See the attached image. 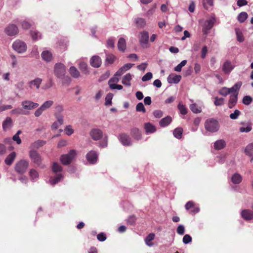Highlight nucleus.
<instances>
[{
    "mask_svg": "<svg viewBox=\"0 0 253 253\" xmlns=\"http://www.w3.org/2000/svg\"><path fill=\"white\" fill-rule=\"evenodd\" d=\"M156 7H157L156 4H154L153 5L152 7L150 9H149L148 10V11L146 12V16L147 17H149L151 15H152L154 14V13L155 12Z\"/></svg>",
    "mask_w": 253,
    "mask_h": 253,
    "instance_id": "nucleus-55",
    "label": "nucleus"
},
{
    "mask_svg": "<svg viewBox=\"0 0 253 253\" xmlns=\"http://www.w3.org/2000/svg\"><path fill=\"white\" fill-rule=\"evenodd\" d=\"M52 169L54 172H57L58 171H61L62 169L59 164L54 162L52 165Z\"/></svg>",
    "mask_w": 253,
    "mask_h": 253,
    "instance_id": "nucleus-49",
    "label": "nucleus"
},
{
    "mask_svg": "<svg viewBox=\"0 0 253 253\" xmlns=\"http://www.w3.org/2000/svg\"><path fill=\"white\" fill-rule=\"evenodd\" d=\"M187 63V60H184L182 61L179 64H178L175 68L174 70L176 72H180L182 68Z\"/></svg>",
    "mask_w": 253,
    "mask_h": 253,
    "instance_id": "nucleus-51",
    "label": "nucleus"
},
{
    "mask_svg": "<svg viewBox=\"0 0 253 253\" xmlns=\"http://www.w3.org/2000/svg\"><path fill=\"white\" fill-rule=\"evenodd\" d=\"M2 128L5 131L9 130L13 126V121L10 117H6L2 123Z\"/></svg>",
    "mask_w": 253,
    "mask_h": 253,
    "instance_id": "nucleus-16",
    "label": "nucleus"
},
{
    "mask_svg": "<svg viewBox=\"0 0 253 253\" xmlns=\"http://www.w3.org/2000/svg\"><path fill=\"white\" fill-rule=\"evenodd\" d=\"M66 69L65 65L61 63H56L54 67V74L59 79H62L65 77Z\"/></svg>",
    "mask_w": 253,
    "mask_h": 253,
    "instance_id": "nucleus-2",
    "label": "nucleus"
},
{
    "mask_svg": "<svg viewBox=\"0 0 253 253\" xmlns=\"http://www.w3.org/2000/svg\"><path fill=\"white\" fill-rule=\"evenodd\" d=\"M116 59V57L111 54H108L106 55V58L105 60V64H111L114 63Z\"/></svg>",
    "mask_w": 253,
    "mask_h": 253,
    "instance_id": "nucleus-41",
    "label": "nucleus"
},
{
    "mask_svg": "<svg viewBox=\"0 0 253 253\" xmlns=\"http://www.w3.org/2000/svg\"><path fill=\"white\" fill-rule=\"evenodd\" d=\"M29 175L32 180H37L39 178V173L35 169H31L29 171Z\"/></svg>",
    "mask_w": 253,
    "mask_h": 253,
    "instance_id": "nucleus-43",
    "label": "nucleus"
},
{
    "mask_svg": "<svg viewBox=\"0 0 253 253\" xmlns=\"http://www.w3.org/2000/svg\"><path fill=\"white\" fill-rule=\"evenodd\" d=\"M190 108L191 110L194 113H199L201 112L202 109L199 107L197 104L193 103L190 105Z\"/></svg>",
    "mask_w": 253,
    "mask_h": 253,
    "instance_id": "nucleus-42",
    "label": "nucleus"
},
{
    "mask_svg": "<svg viewBox=\"0 0 253 253\" xmlns=\"http://www.w3.org/2000/svg\"><path fill=\"white\" fill-rule=\"evenodd\" d=\"M233 68L234 66L229 60H226L222 66V70L225 74H229Z\"/></svg>",
    "mask_w": 253,
    "mask_h": 253,
    "instance_id": "nucleus-18",
    "label": "nucleus"
},
{
    "mask_svg": "<svg viewBox=\"0 0 253 253\" xmlns=\"http://www.w3.org/2000/svg\"><path fill=\"white\" fill-rule=\"evenodd\" d=\"M241 216L246 220L253 219V211L249 210H244L241 212Z\"/></svg>",
    "mask_w": 253,
    "mask_h": 253,
    "instance_id": "nucleus-20",
    "label": "nucleus"
},
{
    "mask_svg": "<svg viewBox=\"0 0 253 253\" xmlns=\"http://www.w3.org/2000/svg\"><path fill=\"white\" fill-rule=\"evenodd\" d=\"M86 158L90 164H94L98 160V154L96 151L91 150L87 153Z\"/></svg>",
    "mask_w": 253,
    "mask_h": 253,
    "instance_id": "nucleus-13",
    "label": "nucleus"
},
{
    "mask_svg": "<svg viewBox=\"0 0 253 253\" xmlns=\"http://www.w3.org/2000/svg\"><path fill=\"white\" fill-rule=\"evenodd\" d=\"M118 138L122 144L124 146H130L132 144L131 139L127 134H120Z\"/></svg>",
    "mask_w": 253,
    "mask_h": 253,
    "instance_id": "nucleus-11",
    "label": "nucleus"
},
{
    "mask_svg": "<svg viewBox=\"0 0 253 253\" xmlns=\"http://www.w3.org/2000/svg\"><path fill=\"white\" fill-rule=\"evenodd\" d=\"M219 93L220 95L226 96L230 93V91L228 88L224 87L219 90Z\"/></svg>",
    "mask_w": 253,
    "mask_h": 253,
    "instance_id": "nucleus-57",
    "label": "nucleus"
},
{
    "mask_svg": "<svg viewBox=\"0 0 253 253\" xmlns=\"http://www.w3.org/2000/svg\"><path fill=\"white\" fill-rule=\"evenodd\" d=\"M133 64L127 63L124 65L120 68L118 71L115 73L116 76H121L125 73V72L130 69L133 66Z\"/></svg>",
    "mask_w": 253,
    "mask_h": 253,
    "instance_id": "nucleus-17",
    "label": "nucleus"
},
{
    "mask_svg": "<svg viewBox=\"0 0 253 253\" xmlns=\"http://www.w3.org/2000/svg\"><path fill=\"white\" fill-rule=\"evenodd\" d=\"M178 109L179 110L180 113L182 115H185L187 113V109L185 106L182 104L181 102H179L178 105Z\"/></svg>",
    "mask_w": 253,
    "mask_h": 253,
    "instance_id": "nucleus-45",
    "label": "nucleus"
},
{
    "mask_svg": "<svg viewBox=\"0 0 253 253\" xmlns=\"http://www.w3.org/2000/svg\"><path fill=\"white\" fill-rule=\"evenodd\" d=\"M29 166V162L25 160H21L17 162L15 165V170L19 174L24 173Z\"/></svg>",
    "mask_w": 253,
    "mask_h": 253,
    "instance_id": "nucleus-3",
    "label": "nucleus"
},
{
    "mask_svg": "<svg viewBox=\"0 0 253 253\" xmlns=\"http://www.w3.org/2000/svg\"><path fill=\"white\" fill-rule=\"evenodd\" d=\"M134 21L137 27L143 28L146 25V21L142 18H136L134 19Z\"/></svg>",
    "mask_w": 253,
    "mask_h": 253,
    "instance_id": "nucleus-37",
    "label": "nucleus"
},
{
    "mask_svg": "<svg viewBox=\"0 0 253 253\" xmlns=\"http://www.w3.org/2000/svg\"><path fill=\"white\" fill-rule=\"evenodd\" d=\"M214 104L216 106H221L224 104V99L223 98L215 97Z\"/></svg>",
    "mask_w": 253,
    "mask_h": 253,
    "instance_id": "nucleus-54",
    "label": "nucleus"
},
{
    "mask_svg": "<svg viewBox=\"0 0 253 253\" xmlns=\"http://www.w3.org/2000/svg\"><path fill=\"white\" fill-rule=\"evenodd\" d=\"M191 241H192V238L189 235L186 234L184 236V237L183 238V242L185 244H187L190 243Z\"/></svg>",
    "mask_w": 253,
    "mask_h": 253,
    "instance_id": "nucleus-60",
    "label": "nucleus"
},
{
    "mask_svg": "<svg viewBox=\"0 0 253 253\" xmlns=\"http://www.w3.org/2000/svg\"><path fill=\"white\" fill-rule=\"evenodd\" d=\"M12 47L14 50L19 53L25 52L27 50V45L23 41L16 40L12 44Z\"/></svg>",
    "mask_w": 253,
    "mask_h": 253,
    "instance_id": "nucleus-6",
    "label": "nucleus"
},
{
    "mask_svg": "<svg viewBox=\"0 0 253 253\" xmlns=\"http://www.w3.org/2000/svg\"><path fill=\"white\" fill-rule=\"evenodd\" d=\"M153 115L157 118H161L163 115V112L159 110H155L153 112Z\"/></svg>",
    "mask_w": 253,
    "mask_h": 253,
    "instance_id": "nucleus-64",
    "label": "nucleus"
},
{
    "mask_svg": "<svg viewBox=\"0 0 253 253\" xmlns=\"http://www.w3.org/2000/svg\"><path fill=\"white\" fill-rule=\"evenodd\" d=\"M90 64L94 68H99L102 64L101 58L98 55H93L90 59Z\"/></svg>",
    "mask_w": 253,
    "mask_h": 253,
    "instance_id": "nucleus-15",
    "label": "nucleus"
},
{
    "mask_svg": "<svg viewBox=\"0 0 253 253\" xmlns=\"http://www.w3.org/2000/svg\"><path fill=\"white\" fill-rule=\"evenodd\" d=\"M42 57L43 60L46 62H49L52 59V54L48 51H44L42 53Z\"/></svg>",
    "mask_w": 253,
    "mask_h": 253,
    "instance_id": "nucleus-33",
    "label": "nucleus"
},
{
    "mask_svg": "<svg viewBox=\"0 0 253 253\" xmlns=\"http://www.w3.org/2000/svg\"><path fill=\"white\" fill-rule=\"evenodd\" d=\"M89 135L94 141L101 139L103 136V131L99 128H93L91 129Z\"/></svg>",
    "mask_w": 253,
    "mask_h": 253,
    "instance_id": "nucleus-9",
    "label": "nucleus"
},
{
    "mask_svg": "<svg viewBox=\"0 0 253 253\" xmlns=\"http://www.w3.org/2000/svg\"><path fill=\"white\" fill-rule=\"evenodd\" d=\"M172 121V118L170 116H168L162 119L159 122V124L162 127H166L170 124Z\"/></svg>",
    "mask_w": 253,
    "mask_h": 253,
    "instance_id": "nucleus-24",
    "label": "nucleus"
},
{
    "mask_svg": "<svg viewBox=\"0 0 253 253\" xmlns=\"http://www.w3.org/2000/svg\"><path fill=\"white\" fill-rule=\"evenodd\" d=\"M242 84V83L241 82H238L236 83L231 88H228L229 90L230 91V93L231 92L234 93H238V91L239 90L241 85Z\"/></svg>",
    "mask_w": 253,
    "mask_h": 253,
    "instance_id": "nucleus-31",
    "label": "nucleus"
},
{
    "mask_svg": "<svg viewBox=\"0 0 253 253\" xmlns=\"http://www.w3.org/2000/svg\"><path fill=\"white\" fill-rule=\"evenodd\" d=\"M153 75L151 72L147 73L144 76H143L142 78V81L143 82H146L152 78Z\"/></svg>",
    "mask_w": 253,
    "mask_h": 253,
    "instance_id": "nucleus-59",
    "label": "nucleus"
},
{
    "mask_svg": "<svg viewBox=\"0 0 253 253\" xmlns=\"http://www.w3.org/2000/svg\"><path fill=\"white\" fill-rule=\"evenodd\" d=\"M245 153L249 156L253 155V142L249 144L245 149Z\"/></svg>",
    "mask_w": 253,
    "mask_h": 253,
    "instance_id": "nucleus-38",
    "label": "nucleus"
},
{
    "mask_svg": "<svg viewBox=\"0 0 253 253\" xmlns=\"http://www.w3.org/2000/svg\"><path fill=\"white\" fill-rule=\"evenodd\" d=\"M16 157V153L15 152L11 153L6 157L4 160V163L7 166L11 165L13 163Z\"/></svg>",
    "mask_w": 253,
    "mask_h": 253,
    "instance_id": "nucleus-23",
    "label": "nucleus"
},
{
    "mask_svg": "<svg viewBox=\"0 0 253 253\" xmlns=\"http://www.w3.org/2000/svg\"><path fill=\"white\" fill-rule=\"evenodd\" d=\"M216 21L214 14L209 19L205 21L202 25L204 34H207L208 32L211 30Z\"/></svg>",
    "mask_w": 253,
    "mask_h": 253,
    "instance_id": "nucleus-7",
    "label": "nucleus"
},
{
    "mask_svg": "<svg viewBox=\"0 0 253 253\" xmlns=\"http://www.w3.org/2000/svg\"><path fill=\"white\" fill-rule=\"evenodd\" d=\"M206 130L210 132H217L219 128V124L217 120L213 118L207 119L205 122Z\"/></svg>",
    "mask_w": 253,
    "mask_h": 253,
    "instance_id": "nucleus-1",
    "label": "nucleus"
},
{
    "mask_svg": "<svg viewBox=\"0 0 253 253\" xmlns=\"http://www.w3.org/2000/svg\"><path fill=\"white\" fill-rule=\"evenodd\" d=\"M64 131L66 134L68 136L71 135L74 132V130L72 128V126L71 125L67 126L64 129Z\"/></svg>",
    "mask_w": 253,
    "mask_h": 253,
    "instance_id": "nucleus-53",
    "label": "nucleus"
},
{
    "mask_svg": "<svg viewBox=\"0 0 253 253\" xmlns=\"http://www.w3.org/2000/svg\"><path fill=\"white\" fill-rule=\"evenodd\" d=\"M207 4L210 6H212L213 5V0H205V1L203 2L204 7L206 9H208V7Z\"/></svg>",
    "mask_w": 253,
    "mask_h": 253,
    "instance_id": "nucleus-62",
    "label": "nucleus"
},
{
    "mask_svg": "<svg viewBox=\"0 0 253 253\" xmlns=\"http://www.w3.org/2000/svg\"><path fill=\"white\" fill-rule=\"evenodd\" d=\"M63 178V176L61 174L59 173L56 175L55 177H51L49 180L50 184L54 185L58 183L61 179Z\"/></svg>",
    "mask_w": 253,
    "mask_h": 253,
    "instance_id": "nucleus-34",
    "label": "nucleus"
},
{
    "mask_svg": "<svg viewBox=\"0 0 253 253\" xmlns=\"http://www.w3.org/2000/svg\"><path fill=\"white\" fill-rule=\"evenodd\" d=\"M226 142L223 139H219L214 143L213 147L215 150H219L226 146Z\"/></svg>",
    "mask_w": 253,
    "mask_h": 253,
    "instance_id": "nucleus-22",
    "label": "nucleus"
},
{
    "mask_svg": "<svg viewBox=\"0 0 253 253\" xmlns=\"http://www.w3.org/2000/svg\"><path fill=\"white\" fill-rule=\"evenodd\" d=\"M5 33L9 36H13L18 34V27L14 24H9L5 29Z\"/></svg>",
    "mask_w": 253,
    "mask_h": 253,
    "instance_id": "nucleus-14",
    "label": "nucleus"
},
{
    "mask_svg": "<svg viewBox=\"0 0 253 253\" xmlns=\"http://www.w3.org/2000/svg\"><path fill=\"white\" fill-rule=\"evenodd\" d=\"M12 114L19 115H28L29 113V111H24L23 108L20 107L16 108L11 111Z\"/></svg>",
    "mask_w": 253,
    "mask_h": 253,
    "instance_id": "nucleus-30",
    "label": "nucleus"
},
{
    "mask_svg": "<svg viewBox=\"0 0 253 253\" xmlns=\"http://www.w3.org/2000/svg\"><path fill=\"white\" fill-rule=\"evenodd\" d=\"M113 95L112 93H108L105 98V105H111L112 104V99L113 98Z\"/></svg>",
    "mask_w": 253,
    "mask_h": 253,
    "instance_id": "nucleus-48",
    "label": "nucleus"
},
{
    "mask_svg": "<svg viewBox=\"0 0 253 253\" xmlns=\"http://www.w3.org/2000/svg\"><path fill=\"white\" fill-rule=\"evenodd\" d=\"M231 181L235 184H239L242 180V176L238 173H234L231 177Z\"/></svg>",
    "mask_w": 253,
    "mask_h": 253,
    "instance_id": "nucleus-28",
    "label": "nucleus"
},
{
    "mask_svg": "<svg viewBox=\"0 0 253 253\" xmlns=\"http://www.w3.org/2000/svg\"><path fill=\"white\" fill-rule=\"evenodd\" d=\"M183 129L181 127H177L174 129L173 134L177 139H180L182 137Z\"/></svg>",
    "mask_w": 253,
    "mask_h": 253,
    "instance_id": "nucleus-36",
    "label": "nucleus"
},
{
    "mask_svg": "<svg viewBox=\"0 0 253 253\" xmlns=\"http://www.w3.org/2000/svg\"><path fill=\"white\" fill-rule=\"evenodd\" d=\"M154 238L155 234L154 233L149 234L145 239V244L149 247L152 246L153 244L151 242V241L154 240Z\"/></svg>",
    "mask_w": 253,
    "mask_h": 253,
    "instance_id": "nucleus-35",
    "label": "nucleus"
},
{
    "mask_svg": "<svg viewBox=\"0 0 253 253\" xmlns=\"http://www.w3.org/2000/svg\"><path fill=\"white\" fill-rule=\"evenodd\" d=\"M45 143V141L39 140L33 143L32 146L34 148L38 149L44 145Z\"/></svg>",
    "mask_w": 253,
    "mask_h": 253,
    "instance_id": "nucleus-44",
    "label": "nucleus"
},
{
    "mask_svg": "<svg viewBox=\"0 0 253 253\" xmlns=\"http://www.w3.org/2000/svg\"><path fill=\"white\" fill-rule=\"evenodd\" d=\"M21 105L24 111L33 110L39 106V104L30 100H25L21 102Z\"/></svg>",
    "mask_w": 253,
    "mask_h": 253,
    "instance_id": "nucleus-10",
    "label": "nucleus"
},
{
    "mask_svg": "<svg viewBox=\"0 0 253 253\" xmlns=\"http://www.w3.org/2000/svg\"><path fill=\"white\" fill-rule=\"evenodd\" d=\"M248 14L246 12H242L237 16V19L240 23L244 22L248 18Z\"/></svg>",
    "mask_w": 253,
    "mask_h": 253,
    "instance_id": "nucleus-39",
    "label": "nucleus"
},
{
    "mask_svg": "<svg viewBox=\"0 0 253 253\" xmlns=\"http://www.w3.org/2000/svg\"><path fill=\"white\" fill-rule=\"evenodd\" d=\"M181 79V77L180 75H170L168 77L167 80L169 84H177L180 82Z\"/></svg>",
    "mask_w": 253,
    "mask_h": 253,
    "instance_id": "nucleus-21",
    "label": "nucleus"
},
{
    "mask_svg": "<svg viewBox=\"0 0 253 253\" xmlns=\"http://www.w3.org/2000/svg\"><path fill=\"white\" fill-rule=\"evenodd\" d=\"M136 111L137 112H141L143 113H145L146 111V109L142 102H139L136 105Z\"/></svg>",
    "mask_w": 253,
    "mask_h": 253,
    "instance_id": "nucleus-50",
    "label": "nucleus"
},
{
    "mask_svg": "<svg viewBox=\"0 0 253 253\" xmlns=\"http://www.w3.org/2000/svg\"><path fill=\"white\" fill-rule=\"evenodd\" d=\"M177 233L179 235H183L185 232V228L183 225H179L177 228Z\"/></svg>",
    "mask_w": 253,
    "mask_h": 253,
    "instance_id": "nucleus-63",
    "label": "nucleus"
},
{
    "mask_svg": "<svg viewBox=\"0 0 253 253\" xmlns=\"http://www.w3.org/2000/svg\"><path fill=\"white\" fill-rule=\"evenodd\" d=\"M108 145V136L107 135H104L103 139L99 142V146L101 148H104L107 147Z\"/></svg>",
    "mask_w": 253,
    "mask_h": 253,
    "instance_id": "nucleus-46",
    "label": "nucleus"
},
{
    "mask_svg": "<svg viewBox=\"0 0 253 253\" xmlns=\"http://www.w3.org/2000/svg\"><path fill=\"white\" fill-rule=\"evenodd\" d=\"M130 133L134 139L139 140L141 138V133L137 128H133L131 129Z\"/></svg>",
    "mask_w": 253,
    "mask_h": 253,
    "instance_id": "nucleus-25",
    "label": "nucleus"
},
{
    "mask_svg": "<svg viewBox=\"0 0 253 253\" xmlns=\"http://www.w3.org/2000/svg\"><path fill=\"white\" fill-rule=\"evenodd\" d=\"M76 156V151L74 150H71L68 154L62 155L61 156L60 161L63 165H67L71 163Z\"/></svg>",
    "mask_w": 253,
    "mask_h": 253,
    "instance_id": "nucleus-5",
    "label": "nucleus"
},
{
    "mask_svg": "<svg viewBox=\"0 0 253 253\" xmlns=\"http://www.w3.org/2000/svg\"><path fill=\"white\" fill-rule=\"evenodd\" d=\"M252 101V98L250 96H245L243 99V103L246 105L250 104Z\"/></svg>",
    "mask_w": 253,
    "mask_h": 253,
    "instance_id": "nucleus-56",
    "label": "nucleus"
},
{
    "mask_svg": "<svg viewBox=\"0 0 253 253\" xmlns=\"http://www.w3.org/2000/svg\"><path fill=\"white\" fill-rule=\"evenodd\" d=\"M29 156L31 161L36 165L41 167L42 168H44V166L42 165V159L40 154L35 150H31L29 152Z\"/></svg>",
    "mask_w": 253,
    "mask_h": 253,
    "instance_id": "nucleus-4",
    "label": "nucleus"
},
{
    "mask_svg": "<svg viewBox=\"0 0 253 253\" xmlns=\"http://www.w3.org/2000/svg\"><path fill=\"white\" fill-rule=\"evenodd\" d=\"M54 116L56 119V122H58L60 125H62L64 123V116L62 114H54Z\"/></svg>",
    "mask_w": 253,
    "mask_h": 253,
    "instance_id": "nucleus-47",
    "label": "nucleus"
},
{
    "mask_svg": "<svg viewBox=\"0 0 253 253\" xmlns=\"http://www.w3.org/2000/svg\"><path fill=\"white\" fill-rule=\"evenodd\" d=\"M79 69L85 75H87L89 73L88 68V66L87 64L85 62H82L80 63Z\"/></svg>",
    "mask_w": 253,
    "mask_h": 253,
    "instance_id": "nucleus-32",
    "label": "nucleus"
},
{
    "mask_svg": "<svg viewBox=\"0 0 253 253\" xmlns=\"http://www.w3.org/2000/svg\"><path fill=\"white\" fill-rule=\"evenodd\" d=\"M117 45L120 51L124 52L126 48V42L125 39L123 38H120L118 41Z\"/></svg>",
    "mask_w": 253,
    "mask_h": 253,
    "instance_id": "nucleus-27",
    "label": "nucleus"
},
{
    "mask_svg": "<svg viewBox=\"0 0 253 253\" xmlns=\"http://www.w3.org/2000/svg\"><path fill=\"white\" fill-rule=\"evenodd\" d=\"M53 104V101L52 100H48L44 102L42 106L45 110L49 108Z\"/></svg>",
    "mask_w": 253,
    "mask_h": 253,
    "instance_id": "nucleus-58",
    "label": "nucleus"
},
{
    "mask_svg": "<svg viewBox=\"0 0 253 253\" xmlns=\"http://www.w3.org/2000/svg\"><path fill=\"white\" fill-rule=\"evenodd\" d=\"M69 72L71 76L75 78L79 77L80 74L78 70L74 66L70 68Z\"/></svg>",
    "mask_w": 253,
    "mask_h": 253,
    "instance_id": "nucleus-40",
    "label": "nucleus"
},
{
    "mask_svg": "<svg viewBox=\"0 0 253 253\" xmlns=\"http://www.w3.org/2000/svg\"><path fill=\"white\" fill-rule=\"evenodd\" d=\"M42 80L40 78H36L30 81L28 84L29 87L32 89H39L42 83Z\"/></svg>",
    "mask_w": 253,
    "mask_h": 253,
    "instance_id": "nucleus-12",
    "label": "nucleus"
},
{
    "mask_svg": "<svg viewBox=\"0 0 253 253\" xmlns=\"http://www.w3.org/2000/svg\"><path fill=\"white\" fill-rule=\"evenodd\" d=\"M238 93H234L230 95V99L228 102V107L233 108L237 103Z\"/></svg>",
    "mask_w": 253,
    "mask_h": 253,
    "instance_id": "nucleus-19",
    "label": "nucleus"
},
{
    "mask_svg": "<svg viewBox=\"0 0 253 253\" xmlns=\"http://www.w3.org/2000/svg\"><path fill=\"white\" fill-rule=\"evenodd\" d=\"M144 128L147 133H152L156 130L155 126L150 123L145 124Z\"/></svg>",
    "mask_w": 253,
    "mask_h": 253,
    "instance_id": "nucleus-29",
    "label": "nucleus"
},
{
    "mask_svg": "<svg viewBox=\"0 0 253 253\" xmlns=\"http://www.w3.org/2000/svg\"><path fill=\"white\" fill-rule=\"evenodd\" d=\"M241 112L239 110H235L233 113L230 114V118L232 120H236L238 118Z\"/></svg>",
    "mask_w": 253,
    "mask_h": 253,
    "instance_id": "nucleus-52",
    "label": "nucleus"
},
{
    "mask_svg": "<svg viewBox=\"0 0 253 253\" xmlns=\"http://www.w3.org/2000/svg\"><path fill=\"white\" fill-rule=\"evenodd\" d=\"M63 111V106L61 105H58L55 107V112L54 114H61Z\"/></svg>",
    "mask_w": 253,
    "mask_h": 253,
    "instance_id": "nucleus-61",
    "label": "nucleus"
},
{
    "mask_svg": "<svg viewBox=\"0 0 253 253\" xmlns=\"http://www.w3.org/2000/svg\"><path fill=\"white\" fill-rule=\"evenodd\" d=\"M131 79V75L130 73H127L123 78L122 83L125 85L130 86L131 85L130 81Z\"/></svg>",
    "mask_w": 253,
    "mask_h": 253,
    "instance_id": "nucleus-26",
    "label": "nucleus"
},
{
    "mask_svg": "<svg viewBox=\"0 0 253 253\" xmlns=\"http://www.w3.org/2000/svg\"><path fill=\"white\" fill-rule=\"evenodd\" d=\"M149 33L146 31L140 32L138 36L139 43L143 47H148V42L149 41Z\"/></svg>",
    "mask_w": 253,
    "mask_h": 253,
    "instance_id": "nucleus-8",
    "label": "nucleus"
}]
</instances>
